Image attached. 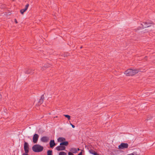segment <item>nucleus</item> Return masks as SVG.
I'll use <instances>...</instances> for the list:
<instances>
[{
  "mask_svg": "<svg viewBox=\"0 0 155 155\" xmlns=\"http://www.w3.org/2000/svg\"><path fill=\"white\" fill-rule=\"evenodd\" d=\"M51 64L47 63L45 64L43 66L41 67V70L42 71L46 69L51 67Z\"/></svg>",
  "mask_w": 155,
  "mask_h": 155,
  "instance_id": "nucleus-7",
  "label": "nucleus"
},
{
  "mask_svg": "<svg viewBox=\"0 0 155 155\" xmlns=\"http://www.w3.org/2000/svg\"><path fill=\"white\" fill-rule=\"evenodd\" d=\"M126 71H124V74H125V73H126Z\"/></svg>",
  "mask_w": 155,
  "mask_h": 155,
  "instance_id": "nucleus-30",
  "label": "nucleus"
},
{
  "mask_svg": "<svg viewBox=\"0 0 155 155\" xmlns=\"http://www.w3.org/2000/svg\"><path fill=\"white\" fill-rule=\"evenodd\" d=\"M2 98V95L0 94V100H1Z\"/></svg>",
  "mask_w": 155,
  "mask_h": 155,
  "instance_id": "nucleus-27",
  "label": "nucleus"
},
{
  "mask_svg": "<svg viewBox=\"0 0 155 155\" xmlns=\"http://www.w3.org/2000/svg\"><path fill=\"white\" fill-rule=\"evenodd\" d=\"M26 11V10L24 8L21 9L20 10V12L21 14H23Z\"/></svg>",
  "mask_w": 155,
  "mask_h": 155,
  "instance_id": "nucleus-20",
  "label": "nucleus"
},
{
  "mask_svg": "<svg viewBox=\"0 0 155 155\" xmlns=\"http://www.w3.org/2000/svg\"><path fill=\"white\" fill-rule=\"evenodd\" d=\"M29 6V4H27V5H25V9L27 10Z\"/></svg>",
  "mask_w": 155,
  "mask_h": 155,
  "instance_id": "nucleus-22",
  "label": "nucleus"
},
{
  "mask_svg": "<svg viewBox=\"0 0 155 155\" xmlns=\"http://www.w3.org/2000/svg\"><path fill=\"white\" fill-rule=\"evenodd\" d=\"M44 94L41 95L40 98L39 99L38 102V103L40 105H41L43 102L44 99Z\"/></svg>",
  "mask_w": 155,
  "mask_h": 155,
  "instance_id": "nucleus-12",
  "label": "nucleus"
},
{
  "mask_svg": "<svg viewBox=\"0 0 155 155\" xmlns=\"http://www.w3.org/2000/svg\"><path fill=\"white\" fill-rule=\"evenodd\" d=\"M89 152L90 153L94 155H95L96 153H97L96 152L94 151V150L92 149H91L89 150Z\"/></svg>",
  "mask_w": 155,
  "mask_h": 155,
  "instance_id": "nucleus-16",
  "label": "nucleus"
},
{
  "mask_svg": "<svg viewBox=\"0 0 155 155\" xmlns=\"http://www.w3.org/2000/svg\"><path fill=\"white\" fill-rule=\"evenodd\" d=\"M60 144H61L63 146H67L68 145V142L67 141H63L62 143H61Z\"/></svg>",
  "mask_w": 155,
  "mask_h": 155,
  "instance_id": "nucleus-14",
  "label": "nucleus"
},
{
  "mask_svg": "<svg viewBox=\"0 0 155 155\" xmlns=\"http://www.w3.org/2000/svg\"><path fill=\"white\" fill-rule=\"evenodd\" d=\"M24 149L25 153H29V145L27 142L24 141Z\"/></svg>",
  "mask_w": 155,
  "mask_h": 155,
  "instance_id": "nucleus-3",
  "label": "nucleus"
},
{
  "mask_svg": "<svg viewBox=\"0 0 155 155\" xmlns=\"http://www.w3.org/2000/svg\"><path fill=\"white\" fill-rule=\"evenodd\" d=\"M52 151L51 150H48L47 151V155H53Z\"/></svg>",
  "mask_w": 155,
  "mask_h": 155,
  "instance_id": "nucleus-17",
  "label": "nucleus"
},
{
  "mask_svg": "<svg viewBox=\"0 0 155 155\" xmlns=\"http://www.w3.org/2000/svg\"><path fill=\"white\" fill-rule=\"evenodd\" d=\"M127 155H137V153L135 152H134L132 153L128 154Z\"/></svg>",
  "mask_w": 155,
  "mask_h": 155,
  "instance_id": "nucleus-21",
  "label": "nucleus"
},
{
  "mask_svg": "<svg viewBox=\"0 0 155 155\" xmlns=\"http://www.w3.org/2000/svg\"><path fill=\"white\" fill-rule=\"evenodd\" d=\"M77 150L78 151H79L80 150H80L79 148H78Z\"/></svg>",
  "mask_w": 155,
  "mask_h": 155,
  "instance_id": "nucleus-28",
  "label": "nucleus"
},
{
  "mask_svg": "<svg viewBox=\"0 0 155 155\" xmlns=\"http://www.w3.org/2000/svg\"><path fill=\"white\" fill-rule=\"evenodd\" d=\"M59 155H67V153L63 151H61L59 152Z\"/></svg>",
  "mask_w": 155,
  "mask_h": 155,
  "instance_id": "nucleus-18",
  "label": "nucleus"
},
{
  "mask_svg": "<svg viewBox=\"0 0 155 155\" xmlns=\"http://www.w3.org/2000/svg\"><path fill=\"white\" fill-rule=\"evenodd\" d=\"M65 139L63 137H60L58 139V142H60L62 143V142L65 141Z\"/></svg>",
  "mask_w": 155,
  "mask_h": 155,
  "instance_id": "nucleus-13",
  "label": "nucleus"
},
{
  "mask_svg": "<svg viewBox=\"0 0 155 155\" xmlns=\"http://www.w3.org/2000/svg\"><path fill=\"white\" fill-rule=\"evenodd\" d=\"M44 149L43 146L38 144H36L32 147V150L35 152H40L42 151Z\"/></svg>",
  "mask_w": 155,
  "mask_h": 155,
  "instance_id": "nucleus-1",
  "label": "nucleus"
},
{
  "mask_svg": "<svg viewBox=\"0 0 155 155\" xmlns=\"http://www.w3.org/2000/svg\"><path fill=\"white\" fill-rule=\"evenodd\" d=\"M124 148H126V143H122L118 146L119 149H123Z\"/></svg>",
  "mask_w": 155,
  "mask_h": 155,
  "instance_id": "nucleus-11",
  "label": "nucleus"
},
{
  "mask_svg": "<svg viewBox=\"0 0 155 155\" xmlns=\"http://www.w3.org/2000/svg\"><path fill=\"white\" fill-rule=\"evenodd\" d=\"M39 137V136L37 134H35L34 135L32 138L33 142L34 143H36L38 141Z\"/></svg>",
  "mask_w": 155,
  "mask_h": 155,
  "instance_id": "nucleus-5",
  "label": "nucleus"
},
{
  "mask_svg": "<svg viewBox=\"0 0 155 155\" xmlns=\"http://www.w3.org/2000/svg\"><path fill=\"white\" fill-rule=\"evenodd\" d=\"M35 69L31 68H27L25 69V74H29L32 73H33Z\"/></svg>",
  "mask_w": 155,
  "mask_h": 155,
  "instance_id": "nucleus-6",
  "label": "nucleus"
},
{
  "mask_svg": "<svg viewBox=\"0 0 155 155\" xmlns=\"http://www.w3.org/2000/svg\"><path fill=\"white\" fill-rule=\"evenodd\" d=\"M82 47H80V48H82Z\"/></svg>",
  "mask_w": 155,
  "mask_h": 155,
  "instance_id": "nucleus-31",
  "label": "nucleus"
},
{
  "mask_svg": "<svg viewBox=\"0 0 155 155\" xmlns=\"http://www.w3.org/2000/svg\"><path fill=\"white\" fill-rule=\"evenodd\" d=\"M82 150H81V151L78 154V155H83V152H82Z\"/></svg>",
  "mask_w": 155,
  "mask_h": 155,
  "instance_id": "nucleus-23",
  "label": "nucleus"
},
{
  "mask_svg": "<svg viewBox=\"0 0 155 155\" xmlns=\"http://www.w3.org/2000/svg\"><path fill=\"white\" fill-rule=\"evenodd\" d=\"M15 22L16 24H17L18 23L16 19H15Z\"/></svg>",
  "mask_w": 155,
  "mask_h": 155,
  "instance_id": "nucleus-26",
  "label": "nucleus"
},
{
  "mask_svg": "<svg viewBox=\"0 0 155 155\" xmlns=\"http://www.w3.org/2000/svg\"><path fill=\"white\" fill-rule=\"evenodd\" d=\"M152 24V22H144L143 24H141V25L142 26V28H143L150 26Z\"/></svg>",
  "mask_w": 155,
  "mask_h": 155,
  "instance_id": "nucleus-4",
  "label": "nucleus"
},
{
  "mask_svg": "<svg viewBox=\"0 0 155 155\" xmlns=\"http://www.w3.org/2000/svg\"><path fill=\"white\" fill-rule=\"evenodd\" d=\"M64 116L65 117L67 118L68 120H69L71 119V116L70 115L66 114L64 115Z\"/></svg>",
  "mask_w": 155,
  "mask_h": 155,
  "instance_id": "nucleus-19",
  "label": "nucleus"
},
{
  "mask_svg": "<svg viewBox=\"0 0 155 155\" xmlns=\"http://www.w3.org/2000/svg\"><path fill=\"white\" fill-rule=\"evenodd\" d=\"M49 139L48 137L46 136H44L41 138V141L43 142L46 143L48 141Z\"/></svg>",
  "mask_w": 155,
  "mask_h": 155,
  "instance_id": "nucleus-9",
  "label": "nucleus"
},
{
  "mask_svg": "<svg viewBox=\"0 0 155 155\" xmlns=\"http://www.w3.org/2000/svg\"><path fill=\"white\" fill-rule=\"evenodd\" d=\"M66 147L60 143V146L56 147V149L58 151L64 150H65Z\"/></svg>",
  "mask_w": 155,
  "mask_h": 155,
  "instance_id": "nucleus-8",
  "label": "nucleus"
},
{
  "mask_svg": "<svg viewBox=\"0 0 155 155\" xmlns=\"http://www.w3.org/2000/svg\"><path fill=\"white\" fill-rule=\"evenodd\" d=\"M28 153H24L22 154V155H29L28 154Z\"/></svg>",
  "mask_w": 155,
  "mask_h": 155,
  "instance_id": "nucleus-24",
  "label": "nucleus"
},
{
  "mask_svg": "<svg viewBox=\"0 0 155 155\" xmlns=\"http://www.w3.org/2000/svg\"><path fill=\"white\" fill-rule=\"evenodd\" d=\"M126 146H127V148L128 147V145L127 144Z\"/></svg>",
  "mask_w": 155,
  "mask_h": 155,
  "instance_id": "nucleus-29",
  "label": "nucleus"
},
{
  "mask_svg": "<svg viewBox=\"0 0 155 155\" xmlns=\"http://www.w3.org/2000/svg\"><path fill=\"white\" fill-rule=\"evenodd\" d=\"M139 71L137 70H133L130 69L127 70V76H131L137 73Z\"/></svg>",
  "mask_w": 155,
  "mask_h": 155,
  "instance_id": "nucleus-2",
  "label": "nucleus"
},
{
  "mask_svg": "<svg viewBox=\"0 0 155 155\" xmlns=\"http://www.w3.org/2000/svg\"><path fill=\"white\" fill-rule=\"evenodd\" d=\"M56 143H55L54 140H51L49 143L50 147L51 148H53L56 145Z\"/></svg>",
  "mask_w": 155,
  "mask_h": 155,
  "instance_id": "nucleus-10",
  "label": "nucleus"
},
{
  "mask_svg": "<svg viewBox=\"0 0 155 155\" xmlns=\"http://www.w3.org/2000/svg\"><path fill=\"white\" fill-rule=\"evenodd\" d=\"M70 125L73 128H74L75 127V126L74 125H73L71 123H70Z\"/></svg>",
  "mask_w": 155,
  "mask_h": 155,
  "instance_id": "nucleus-25",
  "label": "nucleus"
},
{
  "mask_svg": "<svg viewBox=\"0 0 155 155\" xmlns=\"http://www.w3.org/2000/svg\"><path fill=\"white\" fill-rule=\"evenodd\" d=\"M70 151H71V152L72 153H76L77 152V149L74 148H72L71 149Z\"/></svg>",
  "mask_w": 155,
  "mask_h": 155,
  "instance_id": "nucleus-15",
  "label": "nucleus"
}]
</instances>
